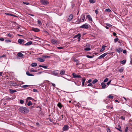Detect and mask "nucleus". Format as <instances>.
Wrapping results in <instances>:
<instances>
[{"mask_svg": "<svg viewBox=\"0 0 132 132\" xmlns=\"http://www.w3.org/2000/svg\"><path fill=\"white\" fill-rule=\"evenodd\" d=\"M5 41L6 42H11V40H9V39H7L5 40Z\"/></svg>", "mask_w": 132, "mask_h": 132, "instance_id": "nucleus-56", "label": "nucleus"}, {"mask_svg": "<svg viewBox=\"0 0 132 132\" xmlns=\"http://www.w3.org/2000/svg\"><path fill=\"white\" fill-rule=\"evenodd\" d=\"M65 73V71L63 70H61L60 72V74L61 75H64Z\"/></svg>", "mask_w": 132, "mask_h": 132, "instance_id": "nucleus-21", "label": "nucleus"}, {"mask_svg": "<svg viewBox=\"0 0 132 132\" xmlns=\"http://www.w3.org/2000/svg\"><path fill=\"white\" fill-rule=\"evenodd\" d=\"M111 82V81L110 80V81H109L107 83V85H109V84H110Z\"/></svg>", "mask_w": 132, "mask_h": 132, "instance_id": "nucleus-61", "label": "nucleus"}, {"mask_svg": "<svg viewBox=\"0 0 132 132\" xmlns=\"http://www.w3.org/2000/svg\"><path fill=\"white\" fill-rule=\"evenodd\" d=\"M32 98L31 97H28L27 98V99L28 100H32Z\"/></svg>", "mask_w": 132, "mask_h": 132, "instance_id": "nucleus-53", "label": "nucleus"}, {"mask_svg": "<svg viewBox=\"0 0 132 132\" xmlns=\"http://www.w3.org/2000/svg\"><path fill=\"white\" fill-rule=\"evenodd\" d=\"M32 30L35 32H38L39 31V29H38L37 28H32Z\"/></svg>", "mask_w": 132, "mask_h": 132, "instance_id": "nucleus-12", "label": "nucleus"}, {"mask_svg": "<svg viewBox=\"0 0 132 132\" xmlns=\"http://www.w3.org/2000/svg\"><path fill=\"white\" fill-rule=\"evenodd\" d=\"M20 103L21 104H23L24 103V101L22 100H20Z\"/></svg>", "mask_w": 132, "mask_h": 132, "instance_id": "nucleus-50", "label": "nucleus"}, {"mask_svg": "<svg viewBox=\"0 0 132 132\" xmlns=\"http://www.w3.org/2000/svg\"><path fill=\"white\" fill-rule=\"evenodd\" d=\"M76 36H78V38L79 39L81 37L80 35L79 34L76 35Z\"/></svg>", "mask_w": 132, "mask_h": 132, "instance_id": "nucleus-47", "label": "nucleus"}, {"mask_svg": "<svg viewBox=\"0 0 132 132\" xmlns=\"http://www.w3.org/2000/svg\"><path fill=\"white\" fill-rule=\"evenodd\" d=\"M57 48L58 49H61L63 48V47H57Z\"/></svg>", "mask_w": 132, "mask_h": 132, "instance_id": "nucleus-62", "label": "nucleus"}, {"mask_svg": "<svg viewBox=\"0 0 132 132\" xmlns=\"http://www.w3.org/2000/svg\"><path fill=\"white\" fill-rule=\"evenodd\" d=\"M123 53H126V50H124L123 51Z\"/></svg>", "mask_w": 132, "mask_h": 132, "instance_id": "nucleus-58", "label": "nucleus"}, {"mask_svg": "<svg viewBox=\"0 0 132 132\" xmlns=\"http://www.w3.org/2000/svg\"><path fill=\"white\" fill-rule=\"evenodd\" d=\"M109 53H105L103 54H102V55H100L99 57H98V59H101L102 58H103L106 55H107Z\"/></svg>", "mask_w": 132, "mask_h": 132, "instance_id": "nucleus-6", "label": "nucleus"}, {"mask_svg": "<svg viewBox=\"0 0 132 132\" xmlns=\"http://www.w3.org/2000/svg\"><path fill=\"white\" fill-rule=\"evenodd\" d=\"M106 24L107 26L110 27H111L112 26V25L109 23H106Z\"/></svg>", "mask_w": 132, "mask_h": 132, "instance_id": "nucleus-38", "label": "nucleus"}, {"mask_svg": "<svg viewBox=\"0 0 132 132\" xmlns=\"http://www.w3.org/2000/svg\"><path fill=\"white\" fill-rule=\"evenodd\" d=\"M38 60L40 62H43L45 60L42 58H38Z\"/></svg>", "mask_w": 132, "mask_h": 132, "instance_id": "nucleus-20", "label": "nucleus"}, {"mask_svg": "<svg viewBox=\"0 0 132 132\" xmlns=\"http://www.w3.org/2000/svg\"><path fill=\"white\" fill-rule=\"evenodd\" d=\"M73 16L72 14H71L70 15L68 19L67 20V21H71L73 19Z\"/></svg>", "mask_w": 132, "mask_h": 132, "instance_id": "nucleus-7", "label": "nucleus"}, {"mask_svg": "<svg viewBox=\"0 0 132 132\" xmlns=\"http://www.w3.org/2000/svg\"><path fill=\"white\" fill-rule=\"evenodd\" d=\"M92 81V80L91 79H89L88 81V83H89Z\"/></svg>", "mask_w": 132, "mask_h": 132, "instance_id": "nucleus-60", "label": "nucleus"}, {"mask_svg": "<svg viewBox=\"0 0 132 132\" xmlns=\"http://www.w3.org/2000/svg\"><path fill=\"white\" fill-rule=\"evenodd\" d=\"M9 91L11 94H13L14 93L16 92V91L15 90H13L11 89H9Z\"/></svg>", "mask_w": 132, "mask_h": 132, "instance_id": "nucleus-15", "label": "nucleus"}, {"mask_svg": "<svg viewBox=\"0 0 132 132\" xmlns=\"http://www.w3.org/2000/svg\"><path fill=\"white\" fill-rule=\"evenodd\" d=\"M72 75L74 78H80L81 77V76L80 75L76 74L75 73H73Z\"/></svg>", "mask_w": 132, "mask_h": 132, "instance_id": "nucleus-8", "label": "nucleus"}, {"mask_svg": "<svg viewBox=\"0 0 132 132\" xmlns=\"http://www.w3.org/2000/svg\"><path fill=\"white\" fill-rule=\"evenodd\" d=\"M32 42L31 41H30L28 42L27 43L24 44V45L27 46L31 45L32 44Z\"/></svg>", "mask_w": 132, "mask_h": 132, "instance_id": "nucleus-14", "label": "nucleus"}, {"mask_svg": "<svg viewBox=\"0 0 132 132\" xmlns=\"http://www.w3.org/2000/svg\"><path fill=\"white\" fill-rule=\"evenodd\" d=\"M57 105L58 107H59L60 108H61L62 107V106L61 105V104L60 103H59Z\"/></svg>", "mask_w": 132, "mask_h": 132, "instance_id": "nucleus-30", "label": "nucleus"}, {"mask_svg": "<svg viewBox=\"0 0 132 132\" xmlns=\"http://www.w3.org/2000/svg\"><path fill=\"white\" fill-rule=\"evenodd\" d=\"M128 130V127H126L125 130V132H127V131Z\"/></svg>", "mask_w": 132, "mask_h": 132, "instance_id": "nucleus-42", "label": "nucleus"}, {"mask_svg": "<svg viewBox=\"0 0 132 132\" xmlns=\"http://www.w3.org/2000/svg\"><path fill=\"white\" fill-rule=\"evenodd\" d=\"M37 63H33L31 64V66L32 67H36L37 66Z\"/></svg>", "mask_w": 132, "mask_h": 132, "instance_id": "nucleus-28", "label": "nucleus"}, {"mask_svg": "<svg viewBox=\"0 0 132 132\" xmlns=\"http://www.w3.org/2000/svg\"><path fill=\"white\" fill-rule=\"evenodd\" d=\"M26 74L28 76H34V75L31 74H30L29 73V72L28 71H27L26 72Z\"/></svg>", "mask_w": 132, "mask_h": 132, "instance_id": "nucleus-24", "label": "nucleus"}, {"mask_svg": "<svg viewBox=\"0 0 132 132\" xmlns=\"http://www.w3.org/2000/svg\"><path fill=\"white\" fill-rule=\"evenodd\" d=\"M37 22L38 24H42L41 21L40 20H38Z\"/></svg>", "mask_w": 132, "mask_h": 132, "instance_id": "nucleus-46", "label": "nucleus"}, {"mask_svg": "<svg viewBox=\"0 0 132 132\" xmlns=\"http://www.w3.org/2000/svg\"><path fill=\"white\" fill-rule=\"evenodd\" d=\"M32 105V103L31 101H29L27 104V105L29 106Z\"/></svg>", "mask_w": 132, "mask_h": 132, "instance_id": "nucleus-31", "label": "nucleus"}, {"mask_svg": "<svg viewBox=\"0 0 132 132\" xmlns=\"http://www.w3.org/2000/svg\"><path fill=\"white\" fill-rule=\"evenodd\" d=\"M126 62V60H123L122 61H121V63L122 64H125Z\"/></svg>", "mask_w": 132, "mask_h": 132, "instance_id": "nucleus-29", "label": "nucleus"}, {"mask_svg": "<svg viewBox=\"0 0 132 132\" xmlns=\"http://www.w3.org/2000/svg\"><path fill=\"white\" fill-rule=\"evenodd\" d=\"M29 86V85H25L22 86V88H26L27 87H28Z\"/></svg>", "mask_w": 132, "mask_h": 132, "instance_id": "nucleus-39", "label": "nucleus"}, {"mask_svg": "<svg viewBox=\"0 0 132 132\" xmlns=\"http://www.w3.org/2000/svg\"><path fill=\"white\" fill-rule=\"evenodd\" d=\"M81 19H78L77 21L76 22V24H78L80 23L81 22Z\"/></svg>", "mask_w": 132, "mask_h": 132, "instance_id": "nucleus-19", "label": "nucleus"}, {"mask_svg": "<svg viewBox=\"0 0 132 132\" xmlns=\"http://www.w3.org/2000/svg\"><path fill=\"white\" fill-rule=\"evenodd\" d=\"M19 111L23 113H27L29 112L28 109L26 107L21 106L19 109Z\"/></svg>", "mask_w": 132, "mask_h": 132, "instance_id": "nucleus-1", "label": "nucleus"}, {"mask_svg": "<svg viewBox=\"0 0 132 132\" xmlns=\"http://www.w3.org/2000/svg\"><path fill=\"white\" fill-rule=\"evenodd\" d=\"M105 11L106 12H110L111 11V10L110 9H105Z\"/></svg>", "mask_w": 132, "mask_h": 132, "instance_id": "nucleus-48", "label": "nucleus"}, {"mask_svg": "<svg viewBox=\"0 0 132 132\" xmlns=\"http://www.w3.org/2000/svg\"><path fill=\"white\" fill-rule=\"evenodd\" d=\"M116 51L119 53L121 52L123 50L120 47L116 49Z\"/></svg>", "mask_w": 132, "mask_h": 132, "instance_id": "nucleus-10", "label": "nucleus"}, {"mask_svg": "<svg viewBox=\"0 0 132 132\" xmlns=\"http://www.w3.org/2000/svg\"><path fill=\"white\" fill-rule=\"evenodd\" d=\"M81 17L82 18V21H84L86 20L85 15L84 14H82L81 15Z\"/></svg>", "mask_w": 132, "mask_h": 132, "instance_id": "nucleus-11", "label": "nucleus"}, {"mask_svg": "<svg viewBox=\"0 0 132 132\" xmlns=\"http://www.w3.org/2000/svg\"><path fill=\"white\" fill-rule=\"evenodd\" d=\"M107 132H111L109 128H108L107 129Z\"/></svg>", "mask_w": 132, "mask_h": 132, "instance_id": "nucleus-54", "label": "nucleus"}, {"mask_svg": "<svg viewBox=\"0 0 132 132\" xmlns=\"http://www.w3.org/2000/svg\"><path fill=\"white\" fill-rule=\"evenodd\" d=\"M39 66L40 67H42L45 69H47L48 67L47 65H39Z\"/></svg>", "mask_w": 132, "mask_h": 132, "instance_id": "nucleus-27", "label": "nucleus"}, {"mask_svg": "<svg viewBox=\"0 0 132 132\" xmlns=\"http://www.w3.org/2000/svg\"><path fill=\"white\" fill-rule=\"evenodd\" d=\"M124 68H119V71L120 72H123Z\"/></svg>", "mask_w": 132, "mask_h": 132, "instance_id": "nucleus-26", "label": "nucleus"}, {"mask_svg": "<svg viewBox=\"0 0 132 132\" xmlns=\"http://www.w3.org/2000/svg\"><path fill=\"white\" fill-rule=\"evenodd\" d=\"M85 80L86 79L84 77L82 78V86H84V83Z\"/></svg>", "mask_w": 132, "mask_h": 132, "instance_id": "nucleus-18", "label": "nucleus"}, {"mask_svg": "<svg viewBox=\"0 0 132 132\" xmlns=\"http://www.w3.org/2000/svg\"><path fill=\"white\" fill-rule=\"evenodd\" d=\"M89 25L87 23H85L80 26V28H82L88 29V28Z\"/></svg>", "mask_w": 132, "mask_h": 132, "instance_id": "nucleus-3", "label": "nucleus"}, {"mask_svg": "<svg viewBox=\"0 0 132 132\" xmlns=\"http://www.w3.org/2000/svg\"><path fill=\"white\" fill-rule=\"evenodd\" d=\"M98 81V80L96 79H94L93 81H92V83L93 84H94L96 82H97Z\"/></svg>", "mask_w": 132, "mask_h": 132, "instance_id": "nucleus-32", "label": "nucleus"}, {"mask_svg": "<svg viewBox=\"0 0 132 132\" xmlns=\"http://www.w3.org/2000/svg\"><path fill=\"white\" fill-rule=\"evenodd\" d=\"M106 46H102V48L100 50V52H102V51H103L104 50H105V47H106Z\"/></svg>", "mask_w": 132, "mask_h": 132, "instance_id": "nucleus-23", "label": "nucleus"}, {"mask_svg": "<svg viewBox=\"0 0 132 132\" xmlns=\"http://www.w3.org/2000/svg\"><path fill=\"white\" fill-rule=\"evenodd\" d=\"M92 85L91 83H89L87 85L88 86H91Z\"/></svg>", "mask_w": 132, "mask_h": 132, "instance_id": "nucleus-63", "label": "nucleus"}, {"mask_svg": "<svg viewBox=\"0 0 132 132\" xmlns=\"http://www.w3.org/2000/svg\"><path fill=\"white\" fill-rule=\"evenodd\" d=\"M86 18L88 19L89 21H92V19L90 16L89 15H87L86 16Z\"/></svg>", "mask_w": 132, "mask_h": 132, "instance_id": "nucleus-9", "label": "nucleus"}, {"mask_svg": "<svg viewBox=\"0 0 132 132\" xmlns=\"http://www.w3.org/2000/svg\"><path fill=\"white\" fill-rule=\"evenodd\" d=\"M33 90L34 92H38L37 90L35 88H34L33 89Z\"/></svg>", "mask_w": 132, "mask_h": 132, "instance_id": "nucleus-45", "label": "nucleus"}, {"mask_svg": "<svg viewBox=\"0 0 132 132\" xmlns=\"http://www.w3.org/2000/svg\"><path fill=\"white\" fill-rule=\"evenodd\" d=\"M121 119H122L124 120L125 119V117L123 116H121Z\"/></svg>", "mask_w": 132, "mask_h": 132, "instance_id": "nucleus-59", "label": "nucleus"}, {"mask_svg": "<svg viewBox=\"0 0 132 132\" xmlns=\"http://www.w3.org/2000/svg\"><path fill=\"white\" fill-rule=\"evenodd\" d=\"M24 41V40L21 39H19L18 40V42L20 44H22Z\"/></svg>", "mask_w": 132, "mask_h": 132, "instance_id": "nucleus-17", "label": "nucleus"}, {"mask_svg": "<svg viewBox=\"0 0 132 132\" xmlns=\"http://www.w3.org/2000/svg\"><path fill=\"white\" fill-rule=\"evenodd\" d=\"M118 42L120 44H121L122 43V41L121 40H120L119 39V41H118Z\"/></svg>", "mask_w": 132, "mask_h": 132, "instance_id": "nucleus-55", "label": "nucleus"}, {"mask_svg": "<svg viewBox=\"0 0 132 132\" xmlns=\"http://www.w3.org/2000/svg\"><path fill=\"white\" fill-rule=\"evenodd\" d=\"M30 71L31 72H36L37 71V70H35L33 69H31L30 70Z\"/></svg>", "mask_w": 132, "mask_h": 132, "instance_id": "nucleus-40", "label": "nucleus"}, {"mask_svg": "<svg viewBox=\"0 0 132 132\" xmlns=\"http://www.w3.org/2000/svg\"><path fill=\"white\" fill-rule=\"evenodd\" d=\"M89 2L91 3H94L95 2L94 0H89Z\"/></svg>", "mask_w": 132, "mask_h": 132, "instance_id": "nucleus-34", "label": "nucleus"}, {"mask_svg": "<svg viewBox=\"0 0 132 132\" xmlns=\"http://www.w3.org/2000/svg\"><path fill=\"white\" fill-rule=\"evenodd\" d=\"M108 80V78H106L104 80V82H107Z\"/></svg>", "mask_w": 132, "mask_h": 132, "instance_id": "nucleus-44", "label": "nucleus"}, {"mask_svg": "<svg viewBox=\"0 0 132 132\" xmlns=\"http://www.w3.org/2000/svg\"><path fill=\"white\" fill-rule=\"evenodd\" d=\"M119 39L118 38H115L114 39V42L115 43H116L119 41Z\"/></svg>", "mask_w": 132, "mask_h": 132, "instance_id": "nucleus-35", "label": "nucleus"}, {"mask_svg": "<svg viewBox=\"0 0 132 132\" xmlns=\"http://www.w3.org/2000/svg\"><path fill=\"white\" fill-rule=\"evenodd\" d=\"M52 74L53 75L57 76L59 73V71L57 70H53L51 71Z\"/></svg>", "mask_w": 132, "mask_h": 132, "instance_id": "nucleus-2", "label": "nucleus"}, {"mask_svg": "<svg viewBox=\"0 0 132 132\" xmlns=\"http://www.w3.org/2000/svg\"><path fill=\"white\" fill-rule=\"evenodd\" d=\"M11 86H16V84L14 82H11Z\"/></svg>", "mask_w": 132, "mask_h": 132, "instance_id": "nucleus-25", "label": "nucleus"}, {"mask_svg": "<svg viewBox=\"0 0 132 132\" xmlns=\"http://www.w3.org/2000/svg\"><path fill=\"white\" fill-rule=\"evenodd\" d=\"M101 85L102 86V87L103 88H105L106 85L103 83H101Z\"/></svg>", "mask_w": 132, "mask_h": 132, "instance_id": "nucleus-22", "label": "nucleus"}, {"mask_svg": "<svg viewBox=\"0 0 132 132\" xmlns=\"http://www.w3.org/2000/svg\"><path fill=\"white\" fill-rule=\"evenodd\" d=\"M91 49L89 47H86L84 48V50L87 51H89Z\"/></svg>", "mask_w": 132, "mask_h": 132, "instance_id": "nucleus-33", "label": "nucleus"}, {"mask_svg": "<svg viewBox=\"0 0 132 132\" xmlns=\"http://www.w3.org/2000/svg\"><path fill=\"white\" fill-rule=\"evenodd\" d=\"M51 84L52 85V86H53V87H55V85L53 83H52Z\"/></svg>", "mask_w": 132, "mask_h": 132, "instance_id": "nucleus-64", "label": "nucleus"}, {"mask_svg": "<svg viewBox=\"0 0 132 132\" xmlns=\"http://www.w3.org/2000/svg\"><path fill=\"white\" fill-rule=\"evenodd\" d=\"M17 55L18 56L21 57H23V55L20 52L18 53Z\"/></svg>", "mask_w": 132, "mask_h": 132, "instance_id": "nucleus-16", "label": "nucleus"}, {"mask_svg": "<svg viewBox=\"0 0 132 132\" xmlns=\"http://www.w3.org/2000/svg\"><path fill=\"white\" fill-rule=\"evenodd\" d=\"M51 42L52 43L54 44L55 45L57 44V41L56 40L54 39H52L51 40Z\"/></svg>", "mask_w": 132, "mask_h": 132, "instance_id": "nucleus-13", "label": "nucleus"}, {"mask_svg": "<svg viewBox=\"0 0 132 132\" xmlns=\"http://www.w3.org/2000/svg\"><path fill=\"white\" fill-rule=\"evenodd\" d=\"M87 57L89 58H93V57L92 56H89V55H87Z\"/></svg>", "mask_w": 132, "mask_h": 132, "instance_id": "nucleus-52", "label": "nucleus"}, {"mask_svg": "<svg viewBox=\"0 0 132 132\" xmlns=\"http://www.w3.org/2000/svg\"><path fill=\"white\" fill-rule=\"evenodd\" d=\"M5 56H6V55H2L0 56V57L1 58H2V57H5Z\"/></svg>", "mask_w": 132, "mask_h": 132, "instance_id": "nucleus-57", "label": "nucleus"}, {"mask_svg": "<svg viewBox=\"0 0 132 132\" xmlns=\"http://www.w3.org/2000/svg\"><path fill=\"white\" fill-rule=\"evenodd\" d=\"M40 2L45 5H46L48 4V2L47 1L45 0H41L40 1Z\"/></svg>", "mask_w": 132, "mask_h": 132, "instance_id": "nucleus-4", "label": "nucleus"}, {"mask_svg": "<svg viewBox=\"0 0 132 132\" xmlns=\"http://www.w3.org/2000/svg\"><path fill=\"white\" fill-rule=\"evenodd\" d=\"M68 126L67 125H65L62 128L63 131H66L68 130Z\"/></svg>", "mask_w": 132, "mask_h": 132, "instance_id": "nucleus-5", "label": "nucleus"}, {"mask_svg": "<svg viewBox=\"0 0 132 132\" xmlns=\"http://www.w3.org/2000/svg\"><path fill=\"white\" fill-rule=\"evenodd\" d=\"M22 2L23 4H25L27 5H29V4L28 2H26L23 1Z\"/></svg>", "mask_w": 132, "mask_h": 132, "instance_id": "nucleus-41", "label": "nucleus"}, {"mask_svg": "<svg viewBox=\"0 0 132 132\" xmlns=\"http://www.w3.org/2000/svg\"><path fill=\"white\" fill-rule=\"evenodd\" d=\"M113 98V96H112L111 95H109L108 96V97L107 98L112 99Z\"/></svg>", "mask_w": 132, "mask_h": 132, "instance_id": "nucleus-36", "label": "nucleus"}, {"mask_svg": "<svg viewBox=\"0 0 132 132\" xmlns=\"http://www.w3.org/2000/svg\"><path fill=\"white\" fill-rule=\"evenodd\" d=\"M118 126H119V127L118 128H116V129L118 130L119 131L121 132H122V130H121L120 129L121 127L120 126H119V125Z\"/></svg>", "mask_w": 132, "mask_h": 132, "instance_id": "nucleus-37", "label": "nucleus"}, {"mask_svg": "<svg viewBox=\"0 0 132 132\" xmlns=\"http://www.w3.org/2000/svg\"><path fill=\"white\" fill-rule=\"evenodd\" d=\"M5 14L7 15H11V16H13V14H10V13H5Z\"/></svg>", "mask_w": 132, "mask_h": 132, "instance_id": "nucleus-43", "label": "nucleus"}, {"mask_svg": "<svg viewBox=\"0 0 132 132\" xmlns=\"http://www.w3.org/2000/svg\"><path fill=\"white\" fill-rule=\"evenodd\" d=\"M74 61L75 62H76L77 63V64L76 65H78V60L77 59H75L74 60Z\"/></svg>", "mask_w": 132, "mask_h": 132, "instance_id": "nucleus-49", "label": "nucleus"}, {"mask_svg": "<svg viewBox=\"0 0 132 132\" xmlns=\"http://www.w3.org/2000/svg\"><path fill=\"white\" fill-rule=\"evenodd\" d=\"M7 36H8L10 37L12 36V35L11 34H10V33H9V34H7Z\"/></svg>", "mask_w": 132, "mask_h": 132, "instance_id": "nucleus-51", "label": "nucleus"}]
</instances>
